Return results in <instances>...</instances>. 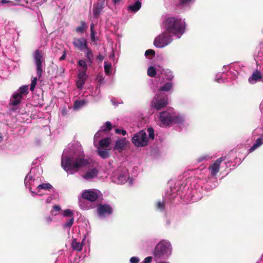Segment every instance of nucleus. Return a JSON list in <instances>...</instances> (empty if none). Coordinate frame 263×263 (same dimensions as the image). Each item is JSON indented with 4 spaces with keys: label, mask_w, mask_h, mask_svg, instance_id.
I'll return each instance as SVG.
<instances>
[{
    "label": "nucleus",
    "mask_w": 263,
    "mask_h": 263,
    "mask_svg": "<svg viewBox=\"0 0 263 263\" xmlns=\"http://www.w3.org/2000/svg\"><path fill=\"white\" fill-rule=\"evenodd\" d=\"M88 164V160L85 158L82 146L80 143H77L63 151L61 165L68 174H73Z\"/></svg>",
    "instance_id": "nucleus-1"
},
{
    "label": "nucleus",
    "mask_w": 263,
    "mask_h": 263,
    "mask_svg": "<svg viewBox=\"0 0 263 263\" xmlns=\"http://www.w3.org/2000/svg\"><path fill=\"white\" fill-rule=\"evenodd\" d=\"M185 26L184 20L175 17L166 18L161 25V28L165 32L178 39L184 33Z\"/></svg>",
    "instance_id": "nucleus-2"
},
{
    "label": "nucleus",
    "mask_w": 263,
    "mask_h": 263,
    "mask_svg": "<svg viewBox=\"0 0 263 263\" xmlns=\"http://www.w3.org/2000/svg\"><path fill=\"white\" fill-rule=\"evenodd\" d=\"M42 173V170L40 166L32 167L30 173L25 178V185L26 188L29 189L32 195V191H35L40 183L43 181V178L41 175Z\"/></svg>",
    "instance_id": "nucleus-3"
},
{
    "label": "nucleus",
    "mask_w": 263,
    "mask_h": 263,
    "mask_svg": "<svg viewBox=\"0 0 263 263\" xmlns=\"http://www.w3.org/2000/svg\"><path fill=\"white\" fill-rule=\"evenodd\" d=\"M172 248L171 243L167 240L160 241L156 246L153 255L158 258L167 257L172 254Z\"/></svg>",
    "instance_id": "nucleus-4"
},
{
    "label": "nucleus",
    "mask_w": 263,
    "mask_h": 263,
    "mask_svg": "<svg viewBox=\"0 0 263 263\" xmlns=\"http://www.w3.org/2000/svg\"><path fill=\"white\" fill-rule=\"evenodd\" d=\"M110 178L112 181L117 184L124 183L128 180H129V183L132 184V180L129 179L128 171L124 167H119L114 171Z\"/></svg>",
    "instance_id": "nucleus-5"
},
{
    "label": "nucleus",
    "mask_w": 263,
    "mask_h": 263,
    "mask_svg": "<svg viewBox=\"0 0 263 263\" xmlns=\"http://www.w3.org/2000/svg\"><path fill=\"white\" fill-rule=\"evenodd\" d=\"M168 104L167 96L162 92H158L151 102V107L157 110L164 108Z\"/></svg>",
    "instance_id": "nucleus-6"
},
{
    "label": "nucleus",
    "mask_w": 263,
    "mask_h": 263,
    "mask_svg": "<svg viewBox=\"0 0 263 263\" xmlns=\"http://www.w3.org/2000/svg\"><path fill=\"white\" fill-rule=\"evenodd\" d=\"M172 41V36L164 30L155 39L154 45L157 48H162L169 45Z\"/></svg>",
    "instance_id": "nucleus-7"
},
{
    "label": "nucleus",
    "mask_w": 263,
    "mask_h": 263,
    "mask_svg": "<svg viewBox=\"0 0 263 263\" xmlns=\"http://www.w3.org/2000/svg\"><path fill=\"white\" fill-rule=\"evenodd\" d=\"M55 189L54 187L49 183H40L38 186L37 189L35 191H32V196H44L47 195L49 194L54 193Z\"/></svg>",
    "instance_id": "nucleus-8"
},
{
    "label": "nucleus",
    "mask_w": 263,
    "mask_h": 263,
    "mask_svg": "<svg viewBox=\"0 0 263 263\" xmlns=\"http://www.w3.org/2000/svg\"><path fill=\"white\" fill-rule=\"evenodd\" d=\"M33 58L36 68L37 76L39 78H40L42 76L44 64V58L42 51L36 50L33 54Z\"/></svg>",
    "instance_id": "nucleus-9"
},
{
    "label": "nucleus",
    "mask_w": 263,
    "mask_h": 263,
    "mask_svg": "<svg viewBox=\"0 0 263 263\" xmlns=\"http://www.w3.org/2000/svg\"><path fill=\"white\" fill-rule=\"evenodd\" d=\"M148 139L146 132L142 130L134 135L132 142L136 146L143 147L147 144Z\"/></svg>",
    "instance_id": "nucleus-10"
},
{
    "label": "nucleus",
    "mask_w": 263,
    "mask_h": 263,
    "mask_svg": "<svg viewBox=\"0 0 263 263\" xmlns=\"http://www.w3.org/2000/svg\"><path fill=\"white\" fill-rule=\"evenodd\" d=\"M28 93V86L24 85L21 87L12 95L10 100V104L12 106H16L21 102L23 96Z\"/></svg>",
    "instance_id": "nucleus-11"
},
{
    "label": "nucleus",
    "mask_w": 263,
    "mask_h": 263,
    "mask_svg": "<svg viewBox=\"0 0 263 263\" xmlns=\"http://www.w3.org/2000/svg\"><path fill=\"white\" fill-rule=\"evenodd\" d=\"M174 109L168 108L167 110L160 114V120L163 126H168L173 123Z\"/></svg>",
    "instance_id": "nucleus-12"
},
{
    "label": "nucleus",
    "mask_w": 263,
    "mask_h": 263,
    "mask_svg": "<svg viewBox=\"0 0 263 263\" xmlns=\"http://www.w3.org/2000/svg\"><path fill=\"white\" fill-rule=\"evenodd\" d=\"M100 194V192L97 189H89L82 191L81 196L83 199L93 202L98 199Z\"/></svg>",
    "instance_id": "nucleus-13"
},
{
    "label": "nucleus",
    "mask_w": 263,
    "mask_h": 263,
    "mask_svg": "<svg viewBox=\"0 0 263 263\" xmlns=\"http://www.w3.org/2000/svg\"><path fill=\"white\" fill-rule=\"evenodd\" d=\"M106 6L105 0H98L93 4L92 15L93 18H98L103 13V9Z\"/></svg>",
    "instance_id": "nucleus-14"
},
{
    "label": "nucleus",
    "mask_w": 263,
    "mask_h": 263,
    "mask_svg": "<svg viewBox=\"0 0 263 263\" xmlns=\"http://www.w3.org/2000/svg\"><path fill=\"white\" fill-rule=\"evenodd\" d=\"M224 160L223 157H221L210 165L209 167L210 176L216 178L217 174L219 171L220 164Z\"/></svg>",
    "instance_id": "nucleus-15"
},
{
    "label": "nucleus",
    "mask_w": 263,
    "mask_h": 263,
    "mask_svg": "<svg viewBox=\"0 0 263 263\" xmlns=\"http://www.w3.org/2000/svg\"><path fill=\"white\" fill-rule=\"evenodd\" d=\"M97 211L100 217L108 216L112 212V208L108 204H100L97 206Z\"/></svg>",
    "instance_id": "nucleus-16"
},
{
    "label": "nucleus",
    "mask_w": 263,
    "mask_h": 263,
    "mask_svg": "<svg viewBox=\"0 0 263 263\" xmlns=\"http://www.w3.org/2000/svg\"><path fill=\"white\" fill-rule=\"evenodd\" d=\"M99 173L98 169L96 167H92L89 168L86 172L82 175V177L88 181H90L96 178Z\"/></svg>",
    "instance_id": "nucleus-17"
},
{
    "label": "nucleus",
    "mask_w": 263,
    "mask_h": 263,
    "mask_svg": "<svg viewBox=\"0 0 263 263\" xmlns=\"http://www.w3.org/2000/svg\"><path fill=\"white\" fill-rule=\"evenodd\" d=\"M72 43L74 46L80 51H83L85 49H87L88 46L87 40L83 37L74 39Z\"/></svg>",
    "instance_id": "nucleus-18"
},
{
    "label": "nucleus",
    "mask_w": 263,
    "mask_h": 263,
    "mask_svg": "<svg viewBox=\"0 0 263 263\" xmlns=\"http://www.w3.org/2000/svg\"><path fill=\"white\" fill-rule=\"evenodd\" d=\"M111 128V124L110 122L107 121L101 126V129L95 135L93 140L95 143L99 140V138L103 136L104 132L109 130Z\"/></svg>",
    "instance_id": "nucleus-19"
},
{
    "label": "nucleus",
    "mask_w": 263,
    "mask_h": 263,
    "mask_svg": "<svg viewBox=\"0 0 263 263\" xmlns=\"http://www.w3.org/2000/svg\"><path fill=\"white\" fill-rule=\"evenodd\" d=\"M248 81L251 84H254L259 81L263 82V77L262 74L259 70H256L253 72L252 75L249 78Z\"/></svg>",
    "instance_id": "nucleus-20"
},
{
    "label": "nucleus",
    "mask_w": 263,
    "mask_h": 263,
    "mask_svg": "<svg viewBox=\"0 0 263 263\" xmlns=\"http://www.w3.org/2000/svg\"><path fill=\"white\" fill-rule=\"evenodd\" d=\"M87 78V76L86 73L83 71H79L78 76V80L76 82L77 87L78 88L82 89L83 88Z\"/></svg>",
    "instance_id": "nucleus-21"
},
{
    "label": "nucleus",
    "mask_w": 263,
    "mask_h": 263,
    "mask_svg": "<svg viewBox=\"0 0 263 263\" xmlns=\"http://www.w3.org/2000/svg\"><path fill=\"white\" fill-rule=\"evenodd\" d=\"M96 142L97 141L94 143V145L97 148L107 149L111 143V139L108 137L104 138L99 141L98 144H97ZM93 143H95V141Z\"/></svg>",
    "instance_id": "nucleus-22"
},
{
    "label": "nucleus",
    "mask_w": 263,
    "mask_h": 263,
    "mask_svg": "<svg viewBox=\"0 0 263 263\" xmlns=\"http://www.w3.org/2000/svg\"><path fill=\"white\" fill-rule=\"evenodd\" d=\"M127 143L128 141L126 140L125 138H120L118 139L116 142L114 150L117 151L119 152H121L125 148Z\"/></svg>",
    "instance_id": "nucleus-23"
},
{
    "label": "nucleus",
    "mask_w": 263,
    "mask_h": 263,
    "mask_svg": "<svg viewBox=\"0 0 263 263\" xmlns=\"http://www.w3.org/2000/svg\"><path fill=\"white\" fill-rule=\"evenodd\" d=\"M162 71V67L159 65L152 66L147 69V75L150 77H155L157 74H160Z\"/></svg>",
    "instance_id": "nucleus-24"
},
{
    "label": "nucleus",
    "mask_w": 263,
    "mask_h": 263,
    "mask_svg": "<svg viewBox=\"0 0 263 263\" xmlns=\"http://www.w3.org/2000/svg\"><path fill=\"white\" fill-rule=\"evenodd\" d=\"M173 123L182 124L185 120V116L174 111Z\"/></svg>",
    "instance_id": "nucleus-25"
},
{
    "label": "nucleus",
    "mask_w": 263,
    "mask_h": 263,
    "mask_svg": "<svg viewBox=\"0 0 263 263\" xmlns=\"http://www.w3.org/2000/svg\"><path fill=\"white\" fill-rule=\"evenodd\" d=\"M141 7V3L137 0L133 3H131L128 7V10L133 12H137Z\"/></svg>",
    "instance_id": "nucleus-26"
},
{
    "label": "nucleus",
    "mask_w": 263,
    "mask_h": 263,
    "mask_svg": "<svg viewBox=\"0 0 263 263\" xmlns=\"http://www.w3.org/2000/svg\"><path fill=\"white\" fill-rule=\"evenodd\" d=\"M162 72H160V74L162 76V78L166 79L167 80L171 81L174 78V75L172 72L169 69H163L162 68Z\"/></svg>",
    "instance_id": "nucleus-27"
},
{
    "label": "nucleus",
    "mask_w": 263,
    "mask_h": 263,
    "mask_svg": "<svg viewBox=\"0 0 263 263\" xmlns=\"http://www.w3.org/2000/svg\"><path fill=\"white\" fill-rule=\"evenodd\" d=\"M97 149L98 154L102 159H107L109 157L110 149H100V148H97Z\"/></svg>",
    "instance_id": "nucleus-28"
},
{
    "label": "nucleus",
    "mask_w": 263,
    "mask_h": 263,
    "mask_svg": "<svg viewBox=\"0 0 263 263\" xmlns=\"http://www.w3.org/2000/svg\"><path fill=\"white\" fill-rule=\"evenodd\" d=\"M258 132L261 133V137L257 138L254 144H256L257 146L259 147L263 143V127L256 128L254 132V134L255 135L256 133H258Z\"/></svg>",
    "instance_id": "nucleus-29"
},
{
    "label": "nucleus",
    "mask_w": 263,
    "mask_h": 263,
    "mask_svg": "<svg viewBox=\"0 0 263 263\" xmlns=\"http://www.w3.org/2000/svg\"><path fill=\"white\" fill-rule=\"evenodd\" d=\"M83 242H78L76 239L72 241L71 247L74 250L80 252L83 249Z\"/></svg>",
    "instance_id": "nucleus-30"
},
{
    "label": "nucleus",
    "mask_w": 263,
    "mask_h": 263,
    "mask_svg": "<svg viewBox=\"0 0 263 263\" xmlns=\"http://www.w3.org/2000/svg\"><path fill=\"white\" fill-rule=\"evenodd\" d=\"M87 102L85 100H77L73 105L74 110H79L87 104Z\"/></svg>",
    "instance_id": "nucleus-31"
},
{
    "label": "nucleus",
    "mask_w": 263,
    "mask_h": 263,
    "mask_svg": "<svg viewBox=\"0 0 263 263\" xmlns=\"http://www.w3.org/2000/svg\"><path fill=\"white\" fill-rule=\"evenodd\" d=\"M173 87V83L171 82L166 83L163 86L160 87L159 92L168 91Z\"/></svg>",
    "instance_id": "nucleus-32"
},
{
    "label": "nucleus",
    "mask_w": 263,
    "mask_h": 263,
    "mask_svg": "<svg viewBox=\"0 0 263 263\" xmlns=\"http://www.w3.org/2000/svg\"><path fill=\"white\" fill-rule=\"evenodd\" d=\"M105 72L107 75H111L113 73L112 66L110 63L105 61L104 65Z\"/></svg>",
    "instance_id": "nucleus-33"
},
{
    "label": "nucleus",
    "mask_w": 263,
    "mask_h": 263,
    "mask_svg": "<svg viewBox=\"0 0 263 263\" xmlns=\"http://www.w3.org/2000/svg\"><path fill=\"white\" fill-rule=\"evenodd\" d=\"M73 222L74 217L73 216H72L62 224V227L64 229H69L73 224Z\"/></svg>",
    "instance_id": "nucleus-34"
},
{
    "label": "nucleus",
    "mask_w": 263,
    "mask_h": 263,
    "mask_svg": "<svg viewBox=\"0 0 263 263\" xmlns=\"http://www.w3.org/2000/svg\"><path fill=\"white\" fill-rule=\"evenodd\" d=\"M78 64H79V66L82 67V68L81 69L79 70V71H83L85 73H86V71L87 69V65L86 61L84 60H80L78 62Z\"/></svg>",
    "instance_id": "nucleus-35"
},
{
    "label": "nucleus",
    "mask_w": 263,
    "mask_h": 263,
    "mask_svg": "<svg viewBox=\"0 0 263 263\" xmlns=\"http://www.w3.org/2000/svg\"><path fill=\"white\" fill-rule=\"evenodd\" d=\"M47 195H48L49 196L48 197V198H46L45 202L46 203H50L53 199L57 198L58 194L55 191H54V193L49 194Z\"/></svg>",
    "instance_id": "nucleus-36"
},
{
    "label": "nucleus",
    "mask_w": 263,
    "mask_h": 263,
    "mask_svg": "<svg viewBox=\"0 0 263 263\" xmlns=\"http://www.w3.org/2000/svg\"><path fill=\"white\" fill-rule=\"evenodd\" d=\"M155 245V242L152 240H147L143 244V247L147 251L151 249Z\"/></svg>",
    "instance_id": "nucleus-37"
},
{
    "label": "nucleus",
    "mask_w": 263,
    "mask_h": 263,
    "mask_svg": "<svg viewBox=\"0 0 263 263\" xmlns=\"http://www.w3.org/2000/svg\"><path fill=\"white\" fill-rule=\"evenodd\" d=\"M85 49L86 50V53L85 56H86L87 60L89 61V62L91 63L92 60L93 58V55L92 51L88 47H87V49Z\"/></svg>",
    "instance_id": "nucleus-38"
},
{
    "label": "nucleus",
    "mask_w": 263,
    "mask_h": 263,
    "mask_svg": "<svg viewBox=\"0 0 263 263\" xmlns=\"http://www.w3.org/2000/svg\"><path fill=\"white\" fill-rule=\"evenodd\" d=\"M155 52L153 49H148L145 52V56L148 59H151L155 56Z\"/></svg>",
    "instance_id": "nucleus-39"
},
{
    "label": "nucleus",
    "mask_w": 263,
    "mask_h": 263,
    "mask_svg": "<svg viewBox=\"0 0 263 263\" xmlns=\"http://www.w3.org/2000/svg\"><path fill=\"white\" fill-rule=\"evenodd\" d=\"M61 210V208L59 205H54L53 206V210L51 211V214L52 215L56 216L57 213Z\"/></svg>",
    "instance_id": "nucleus-40"
},
{
    "label": "nucleus",
    "mask_w": 263,
    "mask_h": 263,
    "mask_svg": "<svg viewBox=\"0 0 263 263\" xmlns=\"http://www.w3.org/2000/svg\"><path fill=\"white\" fill-rule=\"evenodd\" d=\"M195 0H180L179 4L181 6H188L193 3Z\"/></svg>",
    "instance_id": "nucleus-41"
},
{
    "label": "nucleus",
    "mask_w": 263,
    "mask_h": 263,
    "mask_svg": "<svg viewBox=\"0 0 263 263\" xmlns=\"http://www.w3.org/2000/svg\"><path fill=\"white\" fill-rule=\"evenodd\" d=\"M79 205L83 210H87L90 208L89 206H87L84 204V201H82L81 198L79 197Z\"/></svg>",
    "instance_id": "nucleus-42"
},
{
    "label": "nucleus",
    "mask_w": 263,
    "mask_h": 263,
    "mask_svg": "<svg viewBox=\"0 0 263 263\" xmlns=\"http://www.w3.org/2000/svg\"><path fill=\"white\" fill-rule=\"evenodd\" d=\"M211 158V157L208 155H203L198 158V161L199 162H202L210 159Z\"/></svg>",
    "instance_id": "nucleus-43"
},
{
    "label": "nucleus",
    "mask_w": 263,
    "mask_h": 263,
    "mask_svg": "<svg viewBox=\"0 0 263 263\" xmlns=\"http://www.w3.org/2000/svg\"><path fill=\"white\" fill-rule=\"evenodd\" d=\"M63 215L64 216H65V217L70 216L71 217L73 216H72L73 213L71 210H70L69 209H67V210H64L63 211Z\"/></svg>",
    "instance_id": "nucleus-44"
},
{
    "label": "nucleus",
    "mask_w": 263,
    "mask_h": 263,
    "mask_svg": "<svg viewBox=\"0 0 263 263\" xmlns=\"http://www.w3.org/2000/svg\"><path fill=\"white\" fill-rule=\"evenodd\" d=\"M85 22H81V26L78 27L76 28V31L78 32L82 33L85 29Z\"/></svg>",
    "instance_id": "nucleus-45"
},
{
    "label": "nucleus",
    "mask_w": 263,
    "mask_h": 263,
    "mask_svg": "<svg viewBox=\"0 0 263 263\" xmlns=\"http://www.w3.org/2000/svg\"><path fill=\"white\" fill-rule=\"evenodd\" d=\"M215 81L218 83H222L223 82V80L222 77V74L221 73H217L216 76Z\"/></svg>",
    "instance_id": "nucleus-46"
},
{
    "label": "nucleus",
    "mask_w": 263,
    "mask_h": 263,
    "mask_svg": "<svg viewBox=\"0 0 263 263\" xmlns=\"http://www.w3.org/2000/svg\"><path fill=\"white\" fill-rule=\"evenodd\" d=\"M147 132L149 135V138L151 139H154V130L152 128H148L147 129Z\"/></svg>",
    "instance_id": "nucleus-47"
},
{
    "label": "nucleus",
    "mask_w": 263,
    "mask_h": 263,
    "mask_svg": "<svg viewBox=\"0 0 263 263\" xmlns=\"http://www.w3.org/2000/svg\"><path fill=\"white\" fill-rule=\"evenodd\" d=\"M6 4H10L11 6H15L16 4L13 3L11 0H1L0 4L4 5Z\"/></svg>",
    "instance_id": "nucleus-48"
},
{
    "label": "nucleus",
    "mask_w": 263,
    "mask_h": 263,
    "mask_svg": "<svg viewBox=\"0 0 263 263\" xmlns=\"http://www.w3.org/2000/svg\"><path fill=\"white\" fill-rule=\"evenodd\" d=\"M157 208L160 211H163L164 209V204L163 201H159L157 205Z\"/></svg>",
    "instance_id": "nucleus-49"
},
{
    "label": "nucleus",
    "mask_w": 263,
    "mask_h": 263,
    "mask_svg": "<svg viewBox=\"0 0 263 263\" xmlns=\"http://www.w3.org/2000/svg\"><path fill=\"white\" fill-rule=\"evenodd\" d=\"M130 263H139L140 259L136 256L132 257L129 259Z\"/></svg>",
    "instance_id": "nucleus-50"
},
{
    "label": "nucleus",
    "mask_w": 263,
    "mask_h": 263,
    "mask_svg": "<svg viewBox=\"0 0 263 263\" xmlns=\"http://www.w3.org/2000/svg\"><path fill=\"white\" fill-rule=\"evenodd\" d=\"M115 132L116 134H122V135L124 136L126 134V130H124V129H116L115 130Z\"/></svg>",
    "instance_id": "nucleus-51"
},
{
    "label": "nucleus",
    "mask_w": 263,
    "mask_h": 263,
    "mask_svg": "<svg viewBox=\"0 0 263 263\" xmlns=\"http://www.w3.org/2000/svg\"><path fill=\"white\" fill-rule=\"evenodd\" d=\"M153 260V257L151 256H148L144 258L143 261V263H151Z\"/></svg>",
    "instance_id": "nucleus-52"
},
{
    "label": "nucleus",
    "mask_w": 263,
    "mask_h": 263,
    "mask_svg": "<svg viewBox=\"0 0 263 263\" xmlns=\"http://www.w3.org/2000/svg\"><path fill=\"white\" fill-rule=\"evenodd\" d=\"M258 147L256 146V144H254L249 149V153H252L254 151H255L256 148H257Z\"/></svg>",
    "instance_id": "nucleus-53"
},
{
    "label": "nucleus",
    "mask_w": 263,
    "mask_h": 263,
    "mask_svg": "<svg viewBox=\"0 0 263 263\" xmlns=\"http://www.w3.org/2000/svg\"><path fill=\"white\" fill-rule=\"evenodd\" d=\"M52 218L50 217V216H48V217H47L46 218H45V221L47 223H50L51 221H52Z\"/></svg>",
    "instance_id": "nucleus-54"
},
{
    "label": "nucleus",
    "mask_w": 263,
    "mask_h": 263,
    "mask_svg": "<svg viewBox=\"0 0 263 263\" xmlns=\"http://www.w3.org/2000/svg\"><path fill=\"white\" fill-rule=\"evenodd\" d=\"M36 82H37V78H34L32 80V82H31V84L32 85H33L34 86L36 85Z\"/></svg>",
    "instance_id": "nucleus-55"
},
{
    "label": "nucleus",
    "mask_w": 263,
    "mask_h": 263,
    "mask_svg": "<svg viewBox=\"0 0 263 263\" xmlns=\"http://www.w3.org/2000/svg\"><path fill=\"white\" fill-rule=\"evenodd\" d=\"M65 57H66V52H65V51H64L63 54L60 58L59 59L60 61H62L65 59Z\"/></svg>",
    "instance_id": "nucleus-56"
},
{
    "label": "nucleus",
    "mask_w": 263,
    "mask_h": 263,
    "mask_svg": "<svg viewBox=\"0 0 263 263\" xmlns=\"http://www.w3.org/2000/svg\"><path fill=\"white\" fill-rule=\"evenodd\" d=\"M97 59L98 60H99V61H102L103 59H104V57L103 55H101V54H99L98 57H97Z\"/></svg>",
    "instance_id": "nucleus-57"
},
{
    "label": "nucleus",
    "mask_w": 263,
    "mask_h": 263,
    "mask_svg": "<svg viewBox=\"0 0 263 263\" xmlns=\"http://www.w3.org/2000/svg\"><path fill=\"white\" fill-rule=\"evenodd\" d=\"M121 1V0H112V2L114 5H117L119 4Z\"/></svg>",
    "instance_id": "nucleus-58"
},
{
    "label": "nucleus",
    "mask_w": 263,
    "mask_h": 263,
    "mask_svg": "<svg viewBox=\"0 0 263 263\" xmlns=\"http://www.w3.org/2000/svg\"><path fill=\"white\" fill-rule=\"evenodd\" d=\"M114 58V53H113V52H112V53L110 54V55H109V58L110 59H113Z\"/></svg>",
    "instance_id": "nucleus-59"
},
{
    "label": "nucleus",
    "mask_w": 263,
    "mask_h": 263,
    "mask_svg": "<svg viewBox=\"0 0 263 263\" xmlns=\"http://www.w3.org/2000/svg\"><path fill=\"white\" fill-rule=\"evenodd\" d=\"M90 32H91V33H90L91 36L95 35L96 32L95 31V30H90Z\"/></svg>",
    "instance_id": "nucleus-60"
},
{
    "label": "nucleus",
    "mask_w": 263,
    "mask_h": 263,
    "mask_svg": "<svg viewBox=\"0 0 263 263\" xmlns=\"http://www.w3.org/2000/svg\"><path fill=\"white\" fill-rule=\"evenodd\" d=\"M35 87V86L31 84V85H30V90L32 91H33Z\"/></svg>",
    "instance_id": "nucleus-61"
},
{
    "label": "nucleus",
    "mask_w": 263,
    "mask_h": 263,
    "mask_svg": "<svg viewBox=\"0 0 263 263\" xmlns=\"http://www.w3.org/2000/svg\"><path fill=\"white\" fill-rule=\"evenodd\" d=\"M90 30H94V24H93V23H91L90 24Z\"/></svg>",
    "instance_id": "nucleus-62"
},
{
    "label": "nucleus",
    "mask_w": 263,
    "mask_h": 263,
    "mask_svg": "<svg viewBox=\"0 0 263 263\" xmlns=\"http://www.w3.org/2000/svg\"><path fill=\"white\" fill-rule=\"evenodd\" d=\"M91 39L92 41H95V35L91 36Z\"/></svg>",
    "instance_id": "nucleus-63"
},
{
    "label": "nucleus",
    "mask_w": 263,
    "mask_h": 263,
    "mask_svg": "<svg viewBox=\"0 0 263 263\" xmlns=\"http://www.w3.org/2000/svg\"><path fill=\"white\" fill-rule=\"evenodd\" d=\"M3 140V137L0 135V142H2Z\"/></svg>",
    "instance_id": "nucleus-64"
}]
</instances>
